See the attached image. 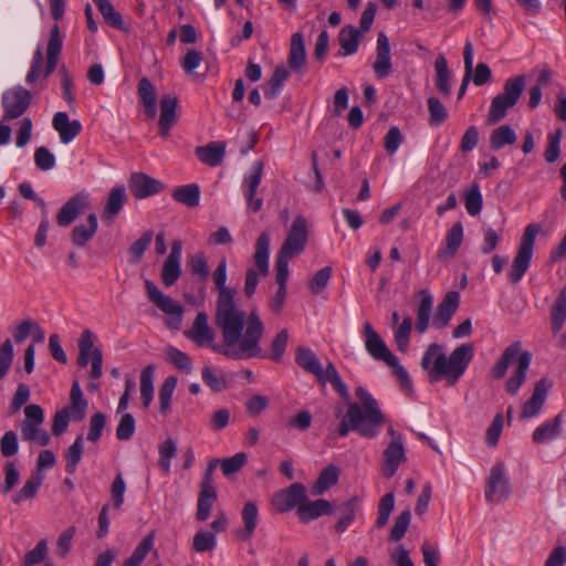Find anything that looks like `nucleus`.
Listing matches in <instances>:
<instances>
[{
    "label": "nucleus",
    "instance_id": "412c9836",
    "mask_svg": "<svg viewBox=\"0 0 566 566\" xmlns=\"http://www.w3.org/2000/svg\"><path fill=\"white\" fill-rule=\"evenodd\" d=\"M208 314L206 312H199L195 318L192 327L187 331L186 336L196 343L198 346L211 344L214 334L208 323Z\"/></svg>",
    "mask_w": 566,
    "mask_h": 566
},
{
    "label": "nucleus",
    "instance_id": "6e6552de",
    "mask_svg": "<svg viewBox=\"0 0 566 566\" xmlns=\"http://www.w3.org/2000/svg\"><path fill=\"white\" fill-rule=\"evenodd\" d=\"M541 228L536 223L528 224L521 239L520 248L509 271V279L512 283H518L526 273L532 256L536 235Z\"/></svg>",
    "mask_w": 566,
    "mask_h": 566
},
{
    "label": "nucleus",
    "instance_id": "20e7f679",
    "mask_svg": "<svg viewBox=\"0 0 566 566\" xmlns=\"http://www.w3.org/2000/svg\"><path fill=\"white\" fill-rule=\"evenodd\" d=\"M363 336L366 352L378 361H384L390 367L400 384V387L406 391L412 390V381L408 371L400 364L399 359L391 353L381 336L374 329L369 322L363 325Z\"/></svg>",
    "mask_w": 566,
    "mask_h": 566
},
{
    "label": "nucleus",
    "instance_id": "a211bd4d",
    "mask_svg": "<svg viewBox=\"0 0 566 566\" xmlns=\"http://www.w3.org/2000/svg\"><path fill=\"white\" fill-rule=\"evenodd\" d=\"M182 243L179 240H176L171 244V250L169 255L164 262V266L161 270V280L165 286L174 285L181 275V259Z\"/></svg>",
    "mask_w": 566,
    "mask_h": 566
},
{
    "label": "nucleus",
    "instance_id": "f704fd0d",
    "mask_svg": "<svg viewBox=\"0 0 566 566\" xmlns=\"http://www.w3.org/2000/svg\"><path fill=\"white\" fill-rule=\"evenodd\" d=\"M138 95L144 106L145 114L149 118H155L157 114L156 108V91L151 82L147 77H143L138 82Z\"/></svg>",
    "mask_w": 566,
    "mask_h": 566
},
{
    "label": "nucleus",
    "instance_id": "37998d69",
    "mask_svg": "<svg viewBox=\"0 0 566 566\" xmlns=\"http://www.w3.org/2000/svg\"><path fill=\"white\" fill-rule=\"evenodd\" d=\"M434 69H436V85L439 92L444 95L449 96L451 93V85H450V71L448 67V62L446 57L440 54L436 61H434Z\"/></svg>",
    "mask_w": 566,
    "mask_h": 566
},
{
    "label": "nucleus",
    "instance_id": "a878e982",
    "mask_svg": "<svg viewBox=\"0 0 566 566\" xmlns=\"http://www.w3.org/2000/svg\"><path fill=\"white\" fill-rule=\"evenodd\" d=\"M289 66L292 71L302 73L306 63V50L303 34L296 32L291 38V45L287 59Z\"/></svg>",
    "mask_w": 566,
    "mask_h": 566
},
{
    "label": "nucleus",
    "instance_id": "4c0bfd02",
    "mask_svg": "<svg viewBox=\"0 0 566 566\" xmlns=\"http://www.w3.org/2000/svg\"><path fill=\"white\" fill-rule=\"evenodd\" d=\"M270 235L262 232L255 243L254 262L262 275L269 274Z\"/></svg>",
    "mask_w": 566,
    "mask_h": 566
},
{
    "label": "nucleus",
    "instance_id": "6ab92c4d",
    "mask_svg": "<svg viewBox=\"0 0 566 566\" xmlns=\"http://www.w3.org/2000/svg\"><path fill=\"white\" fill-rule=\"evenodd\" d=\"M407 461L403 442H389L382 452L381 473L385 478L394 476L401 463Z\"/></svg>",
    "mask_w": 566,
    "mask_h": 566
},
{
    "label": "nucleus",
    "instance_id": "774afa93",
    "mask_svg": "<svg viewBox=\"0 0 566 566\" xmlns=\"http://www.w3.org/2000/svg\"><path fill=\"white\" fill-rule=\"evenodd\" d=\"M188 265L193 275H198L200 277V280L207 281L210 272H209L207 259L202 252L195 253L190 258Z\"/></svg>",
    "mask_w": 566,
    "mask_h": 566
},
{
    "label": "nucleus",
    "instance_id": "bf43d9fd",
    "mask_svg": "<svg viewBox=\"0 0 566 566\" xmlns=\"http://www.w3.org/2000/svg\"><path fill=\"white\" fill-rule=\"evenodd\" d=\"M428 109H429V124L431 126H439L442 124L448 117V111L444 105L437 97L428 98Z\"/></svg>",
    "mask_w": 566,
    "mask_h": 566
},
{
    "label": "nucleus",
    "instance_id": "473e14b6",
    "mask_svg": "<svg viewBox=\"0 0 566 566\" xmlns=\"http://www.w3.org/2000/svg\"><path fill=\"white\" fill-rule=\"evenodd\" d=\"M360 36L361 33L357 28L353 25L344 27L338 34L339 45L343 50L342 52H338V55L347 56L356 53L359 46Z\"/></svg>",
    "mask_w": 566,
    "mask_h": 566
},
{
    "label": "nucleus",
    "instance_id": "4468645a",
    "mask_svg": "<svg viewBox=\"0 0 566 566\" xmlns=\"http://www.w3.org/2000/svg\"><path fill=\"white\" fill-rule=\"evenodd\" d=\"M263 175V163L256 160L251 166V172L244 177L243 184L247 186L245 199L249 210L258 212L261 210L263 200L255 197L256 190L261 184Z\"/></svg>",
    "mask_w": 566,
    "mask_h": 566
},
{
    "label": "nucleus",
    "instance_id": "cd10ccee",
    "mask_svg": "<svg viewBox=\"0 0 566 566\" xmlns=\"http://www.w3.org/2000/svg\"><path fill=\"white\" fill-rule=\"evenodd\" d=\"M531 359L532 355L530 352H523L520 354L517 358V367L514 370V374L507 379L505 385V389L510 395H516L521 386L524 384Z\"/></svg>",
    "mask_w": 566,
    "mask_h": 566
},
{
    "label": "nucleus",
    "instance_id": "f03ea898",
    "mask_svg": "<svg viewBox=\"0 0 566 566\" xmlns=\"http://www.w3.org/2000/svg\"><path fill=\"white\" fill-rule=\"evenodd\" d=\"M474 355L473 345L462 344L454 348L449 356L438 343L430 344L420 361L421 368L427 371L430 382L446 380V385L453 387L464 375Z\"/></svg>",
    "mask_w": 566,
    "mask_h": 566
},
{
    "label": "nucleus",
    "instance_id": "7ed1b4c3",
    "mask_svg": "<svg viewBox=\"0 0 566 566\" xmlns=\"http://www.w3.org/2000/svg\"><path fill=\"white\" fill-rule=\"evenodd\" d=\"M355 394L360 403H348L336 432L344 438L349 431H356L363 438L374 439L386 421L385 415L377 400L364 387H357Z\"/></svg>",
    "mask_w": 566,
    "mask_h": 566
},
{
    "label": "nucleus",
    "instance_id": "a18cd8bd",
    "mask_svg": "<svg viewBox=\"0 0 566 566\" xmlns=\"http://www.w3.org/2000/svg\"><path fill=\"white\" fill-rule=\"evenodd\" d=\"M339 471L335 465L326 467L318 475V479L312 486L314 495H321L326 490L335 485L338 481Z\"/></svg>",
    "mask_w": 566,
    "mask_h": 566
},
{
    "label": "nucleus",
    "instance_id": "4be33fe9",
    "mask_svg": "<svg viewBox=\"0 0 566 566\" xmlns=\"http://www.w3.org/2000/svg\"><path fill=\"white\" fill-rule=\"evenodd\" d=\"M459 302L460 295L458 292L447 293L442 302L438 305L437 313L432 319V325L438 329L446 327L458 310Z\"/></svg>",
    "mask_w": 566,
    "mask_h": 566
},
{
    "label": "nucleus",
    "instance_id": "dca6fc26",
    "mask_svg": "<svg viewBox=\"0 0 566 566\" xmlns=\"http://www.w3.org/2000/svg\"><path fill=\"white\" fill-rule=\"evenodd\" d=\"M304 500H307L305 486L301 483H294L286 490L276 493L273 504L280 512H286L293 507L298 511Z\"/></svg>",
    "mask_w": 566,
    "mask_h": 566
},
{
    "label": "nucleus",
    "instance_id": "de8ad7c7",
    "mask_svg": "<svg viewBox=\"0 0 566 566\" xmlns=\"http://www.w3.org/2000/svg\"><path fill=\"white\" fill-rule=\"evenodd\" d=\"M22 439L30 442H35L41 447H45L50 442L49 433L41 428V424H31L29 422L21 423Z\"/></svg>",
    "mask_w": 566,
    "mask_h": 566
},
{
    "label": "nucleus",
    "instance_id": "1a4fd4ad",
    "mask_svg": "<svg viewBox=\"0 0 566 566\" xmlns=\"http://www.w3.org/2000/svg\"><path fill=\"white\" fill-rule=\"evenodd\" d=\"M145 285L149 301L169 316L166 325L171 329H179L182 322L184 307L170 296L161 293L151 281L147 280Z\"/></svg>",
    "mask_w": 566,
    "mask_h": 566
},
{
    "label": "nucleus",
    "instance_id": "ddd939ff",
    "mask_svg": "<svg viewBox=\"0 0 566 566\" xmlns=\"http://www.w3.org/2000/svg\"><path fill=\"white\" fill-rule=\"evenodd\" d=\"M551 387L552 384L546 378H542L535 384L531 398L526 400L522 407L520 415L521 420L534 418L539 413L546 401Z\"/></svg>",
    "mask_w": 566,
    "mask_h": 566
},
{
    "label": "nucleus",
    "instance_id": "13d9d810",
    "mask_svg": "<svg viewBox=\"0 0 566 566\" xmlns=\"http://www.w3.org/2000/svg\"><path fill=\"white\" fill-rule=\"evenodd\" d=\"M201 377L203 382L214 392H220L228 387L224 376L218 375L209 366L202 368Z\"/></svg>",
    "mask_w": 566,
    "mask_h": 566
},
{
    "label": "nucleus",
    "instance_id": "0e129e2a",
    "mask_svg": "<svg viewBox=\"0 0 566 566\" xmlns=\"http://www.w3.org/2000/svg\"><path fill=\"white\" fill-rule=\"evenodd\" d=\"M247 463V454L244 452L235 453L234 455L223 459L221 464L222 473L230 476L240 471Z\"/></svg>",
    "mask_w": 566,
    "mask_h": 566
},
{
    "label": "nucleus",
    "instance_id": "72a5a7b5",
    "mask_svg": "<svg viewBox=\"0 0 566 566\" xmlns=\"http://www.w3.org/2000/svg\"><path fill=\"white\" fill-rule=\"evenodd\" d=\"M521 343L516 342L507 346L501 357L497 359V361L494 364L493 368L491 369V375L494 379H502L510 366V364L515 359L518 358L521 354Z\"/></svg>",
    "mask_w": 566,
    "mask_h": 566
},
{
    "label": "nucleus",
    "instance_id": "423d86ee",
    "mask_svg": "<svg viewBox=\"0 0 566 566\" xmlns=\"http://www.w3.org/2000/svg\"><path fill=\"white\" fill-rule=\"evenodd\" d=\"M524 75L510 77L505 81L504 92L497 94L491 103L488 114V123L495 124L506 116L507 109L513 107L525 87Z\"/></svg>",
    "mask_w": 566,
    "mask_h": 566
},
{
    "label": "nucleus",
    "instance_id": "c03bdc74",
    "mask_svg": "<svg viewBox=\"0 0 566 566\" xmlns=\"http://www.w3.org/2000/svg\"><path fill=\"white\" fill-rule=\"evenodd\" d=\"M42 481L43 475L41 472L36 471L32 473L31 476L25 481L22 489L12 496V501L15 504H20L25 500L34 497L42 484Z\"/></svg>",
    "mask_w": 566,
    "mask_h": 566
},
{
    "label": "nucleus",
    "instance_id": "f257e3e1",
    "mask_svg": "<svg viewBox=\"0 0 566 566\" xmlns=\"http://www.w3.org/2000/svg\"><path fill=\"white\" fill-rule=\"evenodd\" d=\"M212 280L218 291L214 324L222 335V343L212 345V348L230 359L265 357L260 346L264 324L256 311H251L248 315L235 303V290L226 285L227 260L224 258L213 271Z\"/></svg>",
    "mask_w": 566,
    "mask_h": 566
},
{
    "label": "nucleus",
    "instance_id": "f3484780",
    "mask_svg": "<svg viewBox=\"0 0 566 566\" xmlns=\"http://www.w3.org/2000/svg\"><path fill=\"white\" fill-rule=\"evenodd\" d=\"M373 70L379 80L388 77L392 72L389 39L384 32H379L377 36L376 60Z\"/></svg>",
    "mask_w": 566,
    "mask_h": 566
},
{
    "label": "nucleus",
    "instance_id": "09e8293b",
    "mask_svg": "<svg viewBox=\"0 0 566 566\" xmlns=\"http://www.w3.org/2000/svg\"><path fill=\"white\" fill-rule=\"evenodd\" d=\"M357 497H352L347 502L338 506L339 518L335 525V530L338 533H343L355 520Z\"/></svg>",
    "mask_w": 566,
    "mask_h": 566
},
{
    "label": "nucleus",
    "instance_id": "c756f323",
    "mask_svg": "<svg viewBox=\"0 0 566 566\" xmlns=\"http://www.w3.org/2000/svg\"><path fill=\"white\" fill-rule=\"evenodd\" d=\"M216 501H217V491H216L213 484H202L201 483L198 503H197L196 518L201 522L207 521L210 515L211 507L213 506Z\"/></svg>",
    "mask_w": 566,
    "mask_h": 566
},
{
    "label": "nucleus",
    "instance_id": "49530a36",
    "mask_svg": "<svg viewBox=\"0 0 566 566\" xmlns=\"http://www.w3.org/2000/svg\"><path fill=\"white\" fill-rule=\"evenodd\" d=\"M154 375L153 365L146 366L140 374V398L145 408L149 407L154 398Z\"/></svg>",
    "mask_w": 566,
    "mask_h": 566
},
{
    "label": "nucleus",
    "instance_id": "a19ab883",
    "mask_svg": "<svg viewBox=\"0 0 566 566\" xmlns=\"http://www.w3.org/2000/svg\"><path fill=\"white\" fill-rule=\"evenodd\" d=\"M517 140L515 130L507 124L499 126L491 133L490 147L493 150H499L506 145H513Z\"/></svg>",
    "mask_w": 566,
    "mask_h": 566
},
{
    "label": "nucleus",
    "instance_id": "864d4df0",
    "mask_svg": "<svg viewBox=\"0 0 566 566\" xmlns=\"http://www.w3.org/2000/svg\"><path fill=\"white\" fill-rule=\"evenodd\" d=\"M217 546V537L213 532L200 530L192 538V549L197 553L213 551Z\"/></svg>",
    "mask_w": 566,
    "mask_h": 566
},
{
    "label": "nucleus",
    "instance_id": "c9c22d12",
    "mask_svg": "<svg viewBox=\"0 0 566 566\" xmlns=\"http://www.w3.org/2000/svg\"><path fill=\"white\" fill-rule=\"evenodd\" d=\"M171 197L188 208H196L200 202V188L197 184L178 186L172 190Z\"/></svg>",
    "mask_w": 566,
    "mask_h": 566
},
{
    "label": "nucleus",
    "instance_id": "603ef678",
    "mask_svg": "<svg viewBox=\"0 0 566 566\" xmlns=\"http://www.w3.org/2000/svg\"><path fill=\"white\" fill-rule=\"evenodd\" d=\"M154 546V535L145 536L142 542L136 546L132 556L124 560L123 566H140L147 554Z\"/></svg>",
    "mask_w": 566,
    "mask_h": 566
},
{
    "label": "nucleus",
    "instance_id": "9b49d317",
    "mask_svg": "<svg viewBox=\"0 0 566 566\" xmlns=\"http://www.w3.org/2000/svg\"><path fill=\"white\" fill-rule=\"evenodd\" d=\"M511 486L502 462L495 463L490 471L485 483V500L488 502H501L509 497Z\"/></svg>",
    "mask_w": 566,
    "mask_h": 566
},
{
    "label": "nucleus",
    "instance_id": "f8f14e48",
    "mask_svg": "<svg viewBox=\"0 0 566 566\" xmlns=\"http://www.w3.org/2000/svg\"><path fill=\"white\" fill-rule=\"evenodd\" d=\"M31 93L22 86H15L2 94L3 119L11 120L20 117L29 107Z\"/></svg>",
    "mask_w": 566,
    "mask_h": 566
},
{
    "label": "nucleus",
    "instance_id": "338daca9",
    "mask_svg": "<svg viewBox=\"0 0 566 566\" xmlns=\"http://www.w3.org/2000/svg\"><path fill=\"white\" fill-rule=\"evenodd\" d=\"M70 420L71 405H67L55 412L52 423V433L56 437L64 433L67 430Z\"/></svg>",
    "mask_w": 566,
    "mask_h": 566
},
{
    "label": "nucleus",
    "instance_id": "aec40b11",
    "mask_svg": "<svg viewBox=\"0 0 566 566\" xmlns=\"http://www.w3.org/2000/svg\"><path fill=\"white\" fill-rule=\"evenodd\" d=\"M159 134L163 137L169 136L170 128L177 122L178 98L176 95L166 94L160 98Z\"/></svg>",
    "mask_w": 566,
    "mask_h": 566
},
{
    "label": "nucleus",
    "instance_id": "c85d7f7f",
    "mask_svg": "<svg viewBox=\"0 0 566 566\" xmlns=\"http://www.w3.org/2000/svg\"><path fill=\"white\" fill-rule=\"evenodd\" d=\"M332 513V505L328 501L319 499L314 502H308L304 500L302 506L298 510V517L301 522L307 523L312 520H315L322 515H328Z\"/></svg>",
    "mask_w": 566,
    "mask_h": 566
},
{
    "label": "nucleus",
    "instance_id": "6e6d98bb",
    "mask_svg": "<svg viewBox=\"0 0 566 566\" xmlns=\"http://www.w3.org/2000/svg\"><path fill=\"white\" fill-rule=\"evenodd\" d=\"M159 459L158 464L166 473L170 470V461L177 454V446L172 439L165 440L158 449Z\"/></svg>",
    "mask_w": 566,
    "mask_h": 566
},
{
    "label": "nucleus",
    "instance_id": "7c9ffc66",
    "mask_svg": "<svg viewBox=\"0 0 566 566\" xmlns=\"http://www.w3.org/2000/svg\"><path fill=\"white\" fill-rule=\"evenodd\" d=\"M244 528L238 532L241 541H248L254 534L259 521V510L254 502H247L241 512Z\"/></svg>",
    "mask_w": 566,
    "mask_h": 566
},
{
    "label": "nucleus",
    "instance_id": "e433bc0d",
    "mask_svg": "<svg viewBox=\"0 0 566 566\" xmlns=\"http://www.w3.org/2000/svg\"><path fill=\"white\" fill-rule=\"evenodd\" d=\"M62 49V39L59 32V27L55 24L51 29V34L48 43V50H46V66L44 76L50 75L56 64H57V57Z\"/></svg>",
    "mask_w": 566,
    "mask_h": 566
},
{
    "label": "nucleus",
    "instance_id": "2eb2a0df",
    "mask_svg": "<svg viewBox=\"0 0 566 566\" xmlns=\"http://www.w3.org/2000/svg\"><path fill=\"white\" fill-rule=\"evenodd\" d=\"M129 190L136 199L159 193L164 189V184L144 172H134L129 178Z\"/></svg>",
    "mask_w": 566,
    "mask_h": 566
},
{
    "label": "nucleus",
    "instance_id": "5fc2aeb1",
    "mask_svg": "<svg viewBox=\"0 0 566 566\" xmlns=\"http://www.w3.org/2000/svg\"><path fill=\"white\" fill-rule=\"evenodd\" d=\"M483 199L478 184H473L464 195V206L470 216H478L482 210Z\"/></svg>",
    "mask_w": 566,
    "mask_h": 566
},
{
    "label": "nucleus",
    "instance_id": "5701e85b",
    "mask_svg": "<svg viewBox=\"0 0 566 566\" xmlns=\"http://www.w3.org/2000/svg\"><path fill=\"white\" fill-rule=\"evenodd\" d=\"M73 226V244L77 247H84L88 241L93 239L98 228V220L94 212H90L85 221L74 222Z\"/></svg>",
    "mask_w": 566,
    "mask_h": 566
},
{
    "label": "nucleus",
    "instance_id": "ea45409f",
    "mask_svg": "<svg viewBox=\"0 0 566 566\" xmlns=\"http://www.w3.org/2000/svg\"><path fill=\"white\" fill-rule=\"evenodd\" d=\"M552 331L557 334L566 322V285L558 293L551 310Z\"/></svg>",
    "mask_w": 566,
    "mask_h": 566
},
{
    "label": "nucleus",
    "instance_id": "39448f33",
    "mask_svg": "<svg viewBox=\"0 0 566 566\" xmlns=\"http://www.w3.org/2000/svg\"><path fill=\"white\" fill-rule=\"evenodd\" d=\"M295 363L306 373L315 376L317 381L325 385L327 381L331 382L333 388L344 399H349V392L347 386L342 380L336 367L332 361L326 364L323 368L316 354L308 347L300 346L295 352Z\"/></svg>",
    "mask_w": 566,
    "mask_h": 566
},
{
    "label": "nucleus",
    "instance_id": "69168bd1",
    "mask_svg": "<svg viewBox=\"0 0 566 566\" xmlns=\"http://www.w3.org/2000/svg\"><path fill=\"white\" fill-rule=\"evenodd\" d=\"M153 238L154 233L151 230L145 231L142 237L129 247L128 252L133 258V262H138L143 258Z\"/></svg>",
    "mask_w": 566,
    "mask_h": 566
},
{
    "label": "nucleus",
    "instance_id": "8fccbe9b",
    "mask_svg": "<svg viewBox=\"0 0 566 566\" xmlns=\"http://www.w3.org/2000/svg\"><path fill=\"white\" fill-rule=\"evenodd\" d=\"M95 4L97 6L105 23L117 30L125 29L122 14L115 10L114 6L108 0H96Z\"/></svg>",
    "mask_w": 566,
    "mask_h": 566
},
{
    "label": "nucleus",
    "instance_id": "2f4dec72",
    "mask_svg": "<svg viewBox=\"0 0 566 566\" xmlns=\"http://www.w3.org/2000/svg\"><path fill=\"white\" fill-rule=\"evenodd\" d=\"M562 431V415H557L552 420H547L538 426L533 434L532 439L535 443H545L557 438Z\"/></svg>",
    "mask_w": 566,
    "mask_h": 566
},
{
    "label": "nucleus",
    "instance_id": "0eeeda50",
    "mask_svg": "<svg viewBox=\"0 0 566 566\" xmlns=\"http://www.w3.org/2000/svg\"><path fill=\"white\" fill-rule=\"evenodd\" d=\"M97 336L91 329H84L77 339L78 356L76 364L78 367H86L91 363L88 377L97 380L103 375V353L95 346Z\"/></svg>",
    "mask_w": 566,
    "mask_h": 566
},
{
    "label": "nucleus",
    "instance_id": "393cba45",
    "mask_svg": "<svg viewBox=\"0 0 566 566\" xmlns=\"http://www.w3.org/2000/svg\"><path fill=\"white\" fill-rule=\"evenodd\" d=\"M195 154L205 165L216 167L223 161L226 144L223 142H211L205 146L197 147Z\"/></svg>",
    "mask_w": 566,
    "mask_h": 566
},
{
    "label": "nucleus",
    "instance_id": "3c124183",
    "mask_svg": "<svg viewBox=\"0 0 566 566\" xmlns=\"http://www.w3.org/2000/svg\"><path fill=\"white\" fill-rule=\"evenodd\" d=\"M177 386V377H167L159 388V409L163 415H167L170 411V403L174 391Z\"/></svg>",
    "mask_w": 566,
    "mask_h": 566
},
{
    "label": "nucleus",
    "instance_id": "bb28decb",
    "mask_svg": "<svg viewBox=\"0 0 566 566\" xmlns=\"http://www.w3.org/2000/svg\"><path fill=\"white\" fill-rule=\"evenodd\" d=\"M463 241V226L455 222L446 234V245L437 253L439 260H448L455 255Z\"/></svg>",
    "mask_w": 566,
    "mask_h": 566
},
{
    "label": "nucleus",
    "instance_id": "9d476101",
    "mask_svg": "<svg viewBox=\"0 0 566 566\" xmlns=\"http://www.w3.org/2000/svg\"><path fill=\"white\" fill-rule=\"evenodd\" d=\"M308 239V223L303 216H297L287 232L286 239L281 245L279 251L289 258H295L300 255L306 247Z\"/></svg>",
    "mask_w": 566,
    "mask_h": 566
},
{
    "label": "nucleus",
    "instance_id": "4d7b16f0",
    "mask_svg": "<svg viewBox=\"0 0 566 566\" xmlns=\"http://www.w3.org/2000/svg\"><path fill=\"white\" fill-rule=\"evenodd\" d=\"M395 507V496L394 493L385 494L378 504V517L376 521V527L382 528L389 520V516Z\"/></svg>",
    "mask_w": 566,
    "mask_h": 566
},
{
    "label": "nucleus",
    "instance_id": "680f3d73",
    "mask_svg": "<svg viewBox=\"0 0 566 566\" xmlns=\"http://www.w3.org/2000/svg\"><path fill=\"white\" fill-rule=\"evenodd\" d=\"M87 400L84 399L77 381H73V421H82L86 413Z\"/></svg>",
    "mask_w": 566,
    "mask_h": 566
},
{
    "label": "nucleus",
    "instance_id": "79ce46f5",
    "mask_svg": "<svg viewBox=\"0 0 566 566\" xmlns=\"http://www.w3.org/2000/svg\"><path fill=\"white\" fill-rule=\"evenodd\" d=\"M289 76L290 72L285 66H277L264 86V96L269 99L276 98Z\"/></svg>",
    "mask_w": 566,
    "mask_h": 566
},
{
    "label": "nucleus",
    "instance_id": "58836bf2",
    "mask_svg": "<svg viewBox=\"0 0 566 566\" xmlns=\"http://www.w3.org/2000/svg\"><path fill=\"white\" fill-rule=\"evenodd\" d=\"M419 294L421 300L417 310L416 329L422 334L429 326L433 298L426 290H421Z\"/></svg>",
    "mask_w": 566,
    "mask_h": 566
},
{
    "label": "nucleus",
    "instance_id": "b1692460",
    "mask_svg": "<svg viewBox=\"0 0 566 566\" xmlns=\"http://www.w3.org/2000/svg\"><path fill=\"white\" fill-rule=\"evenodd\" d=\"M126 201L127 195L123 186L112 188L107 195L105 206L102 212L103 220L107 222H113L114 219L122 211Z\"/></svg>",
    "mask_w": 566,
    "mask_h": 566
},
{
    "label": "nucleus",
    "instance_id": "e2e57ef3",
    "mask_svg": "<svg viewBox=\"0 0 566 566\" xmlns=\"http://www.w3.org/2000/svg\"><path fill=\"white\" fill-rule=\"evenodd\" d=\"M412 328V318L406 317L395 331V342L400 352H406L409 346V338Z\"/></svg>",
    "mask_w": 566,
    "mask_h": 566
},
{
    "label": "nucleus",
    "instance_id": "052dcab7",
    "mask_svg": "<svg viewBox=\"0 0 566 566\" xmlns=\"http://www.w3.org/2000/svg\"><path fill=\"white\" fill-rule=\"evenodd\" d=\"M410 521H411L410 511L409 510L402 511L395 520V524L390 531L389 539L392 542L400 541L405 536V534L409 527Z\"/></svg>",
    "mask_w": 566,
    "mask_h": 566
}]
</instances>
